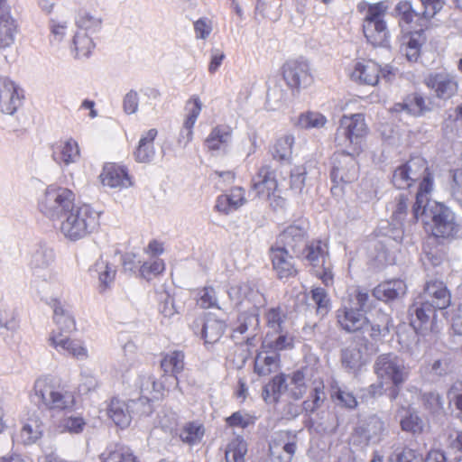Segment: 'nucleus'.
I'll return each mask as SVG.
<instances>
[{
    "mask_svg": "<svg viewBox=\"0 0 462 462\" xmlns=\"http://www.w3.org/2000/svg\"><path fill=\"white\" fill-rule=\"evenodd\" d=\"M370 300L366 291L353 290L337 310V322L346 332H360L365 340L379 342L389 335L392 319L381 311L365 317L362 312L370 307Z\"/></svg>",
    "mask_w": 462,
    "mask_h": 462,
    "instance_id": "nucleus-1",
    "label": "nucleus"
},
{
    "mask_svg": "<svg viewBox=\"0 0 462 462\" xmlns=\"http://www.w3.org/2000/svg\"><path fill=\"white\" fill-rule=\"evenodd\" d=\"M432 189V181L426 177L420 183L416 199L411 208L410 222L417 221L420 217L426 225H430L431 234L435 237L450 238L459 231L455 213L447 206L434 200H430L428 195Z\"/></svg>",
    "mask_w": 462,
    "mask_h": 462,
    "instance_id": "nucleus-2",
    "label": "nucleus"
},
{
    "mask_svg": "<svg viewBox=\"0 0 462 462\" xmlns=\"http://www.w3.org/2000/svg\"><path fill=\"white\" fill-rule=\"evenodd\" d=\"M73 19L77 31L69 42L70 53L77 60L87 59L95 49L92 36L102 30L103 18L97 11L78 7Z\"/></svg>",
    "mask_w": 462,
    "mask_h": 462,
    "instance_id": "nucleus-3",
    "label": "nucleus"
},
{
    "mask_svg": "<svg viewBox=\"0 0 462 462\" xmlns=\"http://www.w3.org/2000/svg\"><path fill=\"white\" fill-rule=\"evenodd\" d=\"M33 392L38 405L49 411L71 412L76 404L74 393L60 386L50 376L38 378Z\"/></svg>",
    "mask_w": 462,
    "mask_h": 462,
    "instance_id": "nucleus-4",
    "label": "nucleus"
},
{
    "mask_svg": "<svg viewBox=\"0 0 462 462\" xmlns=\"http://www.w3.org/2000/svg\"><path fill=\"white\" fill-rule=\"evenodd\" d=\"M99 226V215L89 205L75 206L60 220V232L76 242L88 237Z\"/></svg>",
    "mask_w": 462,
    "mask_h": 462,
    "instance_id": "nucleus-5",
    "label": "nucleus"
},
{
    "mask_svg": "<svg viewBox=\"0 0 462 462\" xmlns=\"http://www.w3.org/2000/svg\"><path fill=\"white\" fill-rule=\"evenodd\" d=\"M55 254L52 248L40 245L32 253L30 266L32 271V286L38 294L47 300L48 294L57 286L56 274L51 270Z\"/></svg>",
    "mask_w": 462,
    "mask_h": 462,
    "instance_id": "nucleus-6",
    "label": "nucleus"
},
{
    "mask_svg": "<svg viewBox=\"0 0 462 462\" xmlns=\"http://www.w3.org/2000/svg\"><path fill=\"white\" fill-rule=\"evenodd\" d=\"M366 134L367 126L362 114L343 116L337 129L335 142L343 150L359 153Z\"/></svg>",
    "mask_w": 462,
    "mask_h": 462,
    "instance_id": "nucleus-7",
    "label": "nucleus"
},
{
    "mask_svg": "<svg viewBox=\"0 0 462 462\" xmlns=\"http://www.w3.org/2000/svg\"><path fill=\"white\" fill-rule=\"evenodd\" d=\"M374 372L381 382H386L387 387L399 388L408 379L410 367L405 361L394 353L378 356L374 364Z\"/></svg>",
    "mask_w": 462,
    "mask_h": 462,
    "instance_id": "nucleus-8",
    "label": "nucleus"
},
{
    "mask_svg": "<svg viewBox=\"0 0 462 462\" xmlns=\"http://www.w3.org/2000/svg\"><path fill=\"white\" fill-rule=\"evenodd\" d=\"M75 194L69 189L49 186L39 201L40 211L51 220H60L76 205Z\"/></svg>",
    "mask_w": 462,
    "mask_h": 462,
    "instance_id": "nucleus-9",
    "label": "nucleus"
},
{
    "mask_svg": "<svg viewBox=\"0 0 462 462\" xmlns=\"http://www.w3.org/2000/svg\"><path fill=\"white\" fill-rule=\"evenodd\" d=\"M387 6L380 2L368 6L363 22V32L366 40L373 45L383 44L389 32L383 20Z\"/></svg>",
    "mask_w": 462,
    "mask_h": 462,
    "instance_id": "nucleus-10",
    "label": "nucleus"
},
{
    "mask_svg": "<svg viewBox=\"0 0 462 462\" xmlns=\"http://www.w3.org/2000/svg\"><path fill=\"white\" fill-rule=\"evenodd\" d=\"M426 177H430L433 182L425 159L415 156L394 170L392 181L397 189H407L418 180H421V183Z\"/></svg>",
    "mask_w": 462,
    "mask_h": 462,
    "instance_id": "nucleus-11",
    "label": "nucleus"
},
{
    "mask_svg": "<svg viewBox=\"0 0 462 462\" xmlns=\"http://www.w3.org/2000/svg\"><path fill=\"white\" fill-rule=\"evenodd\" d=\"M385 432L384 421L379 416L373 414L359 421L352 435V441L354 444L362 446L378 443Z\"/></svg>",
    "mask_w": 462,
    "mask_h": 462,
    "instance_id": "nucleus-12",
    "label": "nucleus"
},
{
    "mask_svg": "<svg viewBox=\"0 0 462 462\" xmlns=\"http://www.w3.org/2000/svg\"><path fill=\"white\" fill-rule=\"evenodd\" d=\"M309 224L299 221L286 227L277 238V245L291 251L296 257L301 256L308 243Z\"/></svg>",
    "mask_w": 462,
    "mask_h": 462,
    "instance_id": "nucleus-13",
    "label": "nucleus"
},
{
    "mask_svg": "<svg viewBox=\"0 0 462 462\" xmlns=\"http://www.w3.org/2000/svg\"><path fill=\"white\" fill-rule=\"evenodd\" d=\"M50 345L60 355L84 361L89 357L84 340L70 338L58 331H52L49 337Z\"/></svg>",
    "mask_w": 462,
    "mask_h": 462,
    "instance_id": "nucleus-14",
    "label": "nucleus"
},
{
    "mask_svg": "<svg viewBox=\"0 0 462 462\" xmlns=\"http://www.w3.org/2000/svg\"><path fill=\"white\" fill-rule=\"evenodd\" d=\"M136 383L141 396L138 400H132V404L143 406L140 412L148 415L152 412L150 402L162 398L164 386L150 374L139 375Z\"/></svg>",
    "mask_w": 462,
    "mask_h": 462,
    "instance_id": "nucleus-15",
    "label": "nucleus"
},
{
    "mask_svg": "<svg viewBox=\"0 0 462 462\" xmlns=\"http://www.w3.org/2000/svg\"><path fill=\"white\" fill-rule=\"evenodd\" d=\"M424 84L436 97L447 100L455 96L457 92L458 83L456 76L445 69L429 73L423 79Z\"/></svg>",
    "mask_w": 462,
    "mask_h": 462,
    "instance_id": "nucleus-16",
    "label": "nucleus"
},
{
    "mask_svg": "<svg viewBox=\"0 0 462 462\" xmlns=\"http://www.w3.org/2000/svg\"><path fill=\"white\" fill-rule=\"evenodd\" d=\"M259 312L256 307L250 309L249 310L241 312L233 328V338L238 339L240 336H244L243 339L248 346H254L256 342V336L260 329Z\"/></svg>",
    "mask_w": 462,
    "mask_h": 462,
    "instance_id": "nucleus-17",
    "label": "nucleus"
},
{
    "mask_svg": "<svg viewBox=\"0 0 462 462\" xmlns=\"http://www.w3.org/2000/svg\"><path fill=\"white\" fill-rule=\"evenodd\" d=\"M297 436L291 431H280L269 444L273 462H291L297 450Z\"/></svg>",
    "mask_w": 462,
    "mask_h": 462,
    "instance_id": "nucleus-18",
    "label": "nucleus"
},
{
    "mask_svg": "<svg viewBox=\"0 0 462 462\" xmlns=\"http://www.w3.org/2000/svg\"><path fill=\"white\" fill-rule=\"evenodd\" d=\"M356 154L343 150L342 153L336 155L331 171V179L335 183H351L357 179L358 166L355 159Z\"/></svg>",
    "mask_w": 462,
    "mask_h": 462,
    "instance_id": "nucleus-19",
    "label": "nucleus"
},
{
    "mask_svg": "<svg viewBox=\"0 0 462 462\" xmlns=\"http://www.w3.org/2000/svg\"><path fill=\"white\" fill-rule=\"evenodd\" d=\"M283 79L292 89L306 88L312 83L310 65L303 60H288L282 67Z\"/></svg>",
    "mask_w": 462,
    "mask_h": 462,
    "instance_id": "nucleus-20",
    "label": "nucleus"
},
{
    "mask_svg": "<svg viewBox=\"0 0 462 462\" xmlns=\"http://www.w3.org/2000/svg\"><path fill=\"white\" fill-rule=\"evenodd\" d=\"M23 90L10 78L0 77V110L6 115H14L22 106Z\"/></svg>",
    "mask_w": 462,
    "mask_h": 462,
    "instance_id": "nucleus-21",
    "label": "nucleus"
},
{
    "mask_svg": "<svg viewBox=\"0 0 462 462\" xmlns=\"http://www.w3.org/2000/svg\"><path fill=\"white\" fill-rule=\"evenodd\" d=\"M277 188L278 182L274 171L269 165H263L253 179L249 196L254 195V198L269 200L272 197H275Z\"/></svg>",
    "mask_w": 462,
    "mask_h": 462,
    "instance_id": "nucleus-22",
    "label": "nucleus"
},
{
    "mask_svg": "<svg viewBox=\"0 0 462 462\" xmlns=\"http://www.w3.org/2000/svg\"><path fill=\"white\" fill-rule=\"evenodd\" d=\"M422 300L437 310H444L450 304V293L443 282L430 281L425 285Z\"/></svg>",
    "mask_w": 462,
    "mask_h": 462,
    "instance_id": "nucleus-23",
    "label": "nucleus"
},
{
    "mask_svg": "<svg viewBox=\"0 0 462 462\" xmlns=\"http://www.w3.org/2000/svg\"><path fill=\"white\" fill-rule=\"evenodd\" d=\"M232 139V128L226 125H219L211 129L205 140V145L211 152L225 154L231 145Z\"/></svg>",
    "mask_w": 462,
    "mask_h": 462,
    "instance_id": "nucleus-24",
    "label": "nucleus"
},
{
    "mask_svg": "<svg viewBox=\"0 0 462 462\" xmlns=\"http://www.w3.org/2000/svg\"><path fill=\"white\" fill-rule=\"evenodd\" d=\"M273 270L280 279L290 278L297 273L293 258L285 248L276 245L270 250Z\"/></svg>",
    "mask_w": 462,
    "mask_h": 462,
    "instance_id": "nucleus-25",
    "label": "nucleus"
},
{
    "mask_svg": "<svg viewBox=\"0 0 462 462\" xmlns=\"http://www.w3.org/2000/svg\"><path fill=\"white\" fill-rule=\"evenodd\" d=\"M188 115L183 122L178 136V144L186 147L193 138V127L202 110V103L199 97H193L187 104Z\"/></svg>",
    "mask_w": 462,
    "mask_h": 462,
    "instance_id": "nucleus-26",
    "label": "nucleus"
},
{
    "mask_svg": "<svg viewBox=\"0 0 462 462\" xmlns=\"http://www.w3.org/2000/svg\"><path fill=\"white\" fill-rule=\"evenodd\" d=\"M245 190L242 187H234L227 193L217 197L215 208L217 212L228 215L246 203Z\"/></svg>",
    "mask_w": 462,
    "mask_h": 462,
    "instance_id": "nucleus-27",
    "label": "nucleus"
},
{
    "mask_svg": "<svg viewBox=\"0 0 462 462\" xmlns=\"http://www.w3.org/2000/svg\"><path fill=\"white\" fill-rule=\"evenodd\" d=\"M412 30L406 28L407 35L403 36L401 51L410 61H416L420 56V47L425 42L423 28L411 26Z\"/></svg>",
    "mask_w": 462,
    "mask_h": 462,
    "instance_id": "nucleus-28",
    "label": "nucleus"
},
{
    "mask_svg": "<svg viewBox=\"0 0 462 462\" xmlns=\"http://www.w3.org/2000/svg\"><path fill=\"white\" fill-rule=\"evenodd\" d=\"M80 157L78 142L72 138L60 141L52 147V158L59 164L75 163Z\"/></svg>",
    "mask_w": 462,
    "mask_h": 462,
    "instance_id": "nucleus-29",
    "label": "nucleus"
},
{
    "mask_svg": "<svg viewBox=\"0 0 462 462\" xmlns=\"http://www.w3.org/2000/svg\"><path fill=\"white\" fill-rule=\"evenodd\" d=\"M100 178L103 185L110 188L121 189L128 188L132 185L131 179L125 169L113 163L105 165Z\"/></svg>",
    "mask_w": 462,
    "mask_h": 462,
    "instance_id": "nucleus-30",
    "label": "nucleus"
},
{
    "mask_svg": "<svg viewBox=\"0 0 462 462\" xmlns=\"http://www.w3.org/2000/svg\"><path fill=\"white\" fill-rule=\"evenodd\" d=\"M381 67L373 60L356 63L351 73L354 81L368 86H375L380 78Z\"/></svg>",
    "mask_w": 462,
    "mask_h": 462,
    "instance_id": "nucleus-31",
    "label": "nucleus"
},
{
    "mask_svg": "<svg viewBox=\"0 0 462 462\" xmlns=\"http://www.w3.org/2000/svg\"><path fill=\"white\" fill-rule=\"evenodd\" d=\"M436 310L437 309L424 300L414 303L410 309L411 326L415 330L428 328V325H430L436 317Z\"/></svg>",
    "mask_w": 462,
    "mask_h": 462,
    "instance_id": "nucleus-32",
    "label": "nucleus"
},
{
    "mask_svg": "<svg viewBox=\"0 0 462 462\" xmlns=\"http://www.w3.org/2000/svg\"><path fill=\"white\" fill-rule=\"evenodd\" d=\"M406 284L402 280H391L380 283L374 289L373 296L379 300L389 302L401 299L406 293Z\"/></svg>",
    "mask_w": 462,
    "mask_h": 462,
    "instance_id": "nucleus-33",
    "label": "nucleus"
},
{
    "mask_svg": "<svg viewBox=\"0 0 462 462\" xmlns=\"http://www.w3.org/2000/svg\"><path fill=\"white\" fill-rule=\"evenodd\" d=\"M43 433V423L38 416H31L25 421L16 435L17 441L31 445L40 439Z\"/></svg>",
    "mask_w": 462,
    "mask_h": 462,
    "instance_id": "nucleus-34",
    "label": "nucleus"
},
{
    "mask_svg": "<svg viewBox=\"0 0 462 462\" xmlns=\"http://www.w3.org/2000/svg\"><path fill=\"white\" fill-rule=\"evenodd\" d=\"M137 406L132 404V400L126 403L117 398H113L108 405L107 414L116 425L125 428L132 420L130 409Z\"/></svg>",
    "mask_w": 462,
    "mask_h": 462,
    "instance_id": "nucleus-35",
    "label": "nucleus"
},
{
    "mask_svg": "<svg viewBox=\"0 0 462 462\" xmlns=\"http://www.w3.org/2000/svg\"><path fill=\"white\" fill-rule=\"evenodd\" d=\"M184 353L180 350H173L166 353L162 361L161 367L165 375L169 374L173 383L178 386V374L184 369Z\"/></svg>",
    "mask_w": 462,
    "mask_h": 462,
    "instance_id": "nucleus-36",
    "label": "nucleus"
},
{
    "mask_svg": "<svg viewBox=\"0 0 462 462\" xmlns=\"http://www.w3.org/2000/svg\"><path fill=\"white\" fill-rule=\"evenodd\" d=\"M42 300H46L49 303H52L53 307V319L58 328L60 330V332H67L69 333L76 329L75 319L72 315L65 310L54 299L51 295V292L48 294L47 300L45 298L41 297Z\"/></svg>",
    "mask_w": 462,
    "mask_h": 462,
    "instance_id": "nucleus-37",
    "label": "nucleus"
},
{
    "mask_svg": "<svg viewBox=\"0 0 462 462\" xmlns=\"http://www.w3.org/2000/svg\"><path fill=\"white\" fill-rule=\"evenodd\" d=\"M89 273L92 277L98 279L99 289L102 291L109 287L114 282L116 270L115 266L110 264L106 260L99 258L89 268Z\"/></svg>",
    "mask_w": 462,
    "mask_h": 462,
    "instance_id": "nucleus-38",
    "label": "nucleus"
},
{
    "mask_svg": "<svg viewBox=\"0 0 462 462\" xmlns=\"http://www.w3.org/2000/svg\"><path fill=\"white\" fill-rule=\"evenodd\" d=\"M157 134V130L152 128L142 135L138 147L134 152V156L137 162L147 163L153 160L155 156L153 142Z\"/></svg>",
    "mask_w": 462,
    "mask_h": 462,
    "instance_id": "nucleus-39",
    "label": "nucleus"
},
{
    "mask_svg": "<svg viewBox=\"0 0 462 462\" xmlns=\"http://www.w3.org/2000/svg\"><path fill=\"white\" fill-rule=\"evenodd\" d=\"M328 256V252L327 244L320 240H317L307 243L303 247L302 255L297 257L307 260L312 266H318L319 263L324 265Z\"/></svg>",
    "mask_w": 462,
    "mask_h": 462,
    "instance_id": "nucleus-40",
    "label": "nucleus"
},
{
    "mask_svg": "<svg viewBox=\"0 0 462 462\" xmlns=\"http://www.w3.org/2000/svg\"><path fill=\"white\" fill-rule=\"evenodd\" d=\"M225 328L226 325L222 320L211 314L206 316L201 328V336L205 344L217 342L221 338Z\"/></svg>",
    "mask_w": 462,
    "mask_h": 462,
    "instance_id": "nucleus-41",
    "label": "nucleus"
},
{
    "mask_svg": "<svg viewBox=\"0 0 462 462\" xmlns=\"http://www.w3.org/2000/svg\"><path fill=\"white\" fill-rule=\"evenodd\" d=\"M426 110L425 100L419 94H412L407 97L402 102L396 103L392 111L393 113L406 114L418 116Z\"/></svg>",
    "mask_w": 462,
    "mask_h": 462,
    "instance_id": "nucleus-42",
    "label": "nucleus"
},
{
    "mask_svg": "<svg viewBox=\"0 0 462 462\" xmlns=\"http://www.w3.org/2000/svg\"><path fill=\"white\" fill-rule=\"evenodd\" d=\"M343 365L351 372L359 370L365 363L361 348L352 344L342 350Z\"/></svg>",
    "mask_w": 462,
    "mask_h": 462,
    "instance_id": "nucleus-43",
    "label": "nucleus"
},
{
    "mask_svg": "<svg viewBox=\"0 0 462 462\" xmlns=\"http://www.w3.org/2000/svg\"><path fill=\"white\" fill-rule=\"evenodd\" d=\"M99 458L101 462H138L132 450L124 446L106 448Z\"/></svg>",
    "mask_w": 462,
    "mask_h": 462,
    "instance_id": "nucleus-44",
    "label": "nucleus"
},
{
    "mask_svg": "<svg viewBox=\"0 0 462 462\" xmlns=\"http://www.w3.org/2000/svg\"><path fill=\"white\" fill-rule=\"evenodd\" d=\"M293 143L294 137L292 135H284L279 138L271 150L273 158L280 162H290Z\"/></svg>",
    "mask_w": 462,
    "mask_h": 462,
    "instance_id": "nucleus-45",
    "label": "nucleus"
},
{
    "mask_svg": "<svg viewBox=\"0 0 462 462\" xmlns=\"http://www.w3.org/2000/svg\"><path fill=\"white\" fill-rule=\"evenodd\" d=\"M288 393L294 400L301 399L307 393L306 374L303 370H297L288 376Z\"/></svg>",
    "mask_w": 462,
    "mask_h": 462,
    "instance_id": "nucleus-46",
    "label": "nucleus"
},
{
    "mask_svg": "<svg viewBox=\"0 0 462 462\" xmlns=\"http://www.w3.org/2000/svg\"><path fill=\"white\" fill-rule=\"evenodd\" d=\"M247 444L243 437L234 438L226 446L225 457L226 462H245Z\"/></svg>",
    "mask_w": 462,
    "mask_h": 462,
    "instance_id": "nucleus-47",
    "label": "nucleus"
},
{
    "mask_svg": "<svg viewBox=\"0 0 462 462\" xmlns=\"http://www.w3.org/2000/svg\"><path fill=\"white\" fill-rule=\"evenodd\" d=\"M324 383L322 381L315 380L313 382V388L310 393V398L308 400H305L302 402V409L309 413H312L315 411H317L319 408L321 407L323 404L326 394L324 392Z\"/></svg>",
    "mask_w": 462,
    "mask_h": 462,
    "instance_id": "nucleus-48",
    "label": "nucleus"
},
{
    "mask_svg": "<svg viewBox=\"0 0 462 462\" xmlns=\"http://www.w3.org/2000/svg\"><path fill=\"white\" fill-rule=\"evenodd\" d=\"M278 361L277 353L272 355L259 353L254 360V371L261 376L268 375L277 367Z\"/></svg>",
    "mask_w": 462,
    "mask_h": 462,
    "instance_id": "nucleus-49",
    "label": "nucleus"
},
{
    "mask_svg": "<svg viewBox=\"0 0 462 462\" xmlns=\"http://www.w3.org/2000/svg\"><path fill=\"white\" fill-rule=\"evenodd\" d=\"M86 425V420L79 413H70L60 420L59 428L61 432L79 434L84 430Z\"/></svg>",
    "mask_w": 462,
    "mask_h": 462,
    "instance_id": "nucleus-50",
    "label": "nucleus"
},
{
    "mask_svg": "<svg viewBox=\"0 0 462 462\" xmlns=\"http://www.w3.org/2000/svg\"><path fill=\"white\" fill-rule=\"evenodd\" d=\"M267 327L274 333L284 332V325L287 321V314L281 308H271L265 313Z\"/></svg>",
    "mask_w": 462,
    "mask_h": 462,
    "instance_id": "nucleus-51",
    "label": "nucleus"
},
{
    "mask_svg": "<svg viewBox=\"0 0 462 462\" xmlns=\"http://www.w3.org/2000/svg\"><path fill=\"white\" fill-rule=\"evenodd\" d=\"M423 6L422 12H418V27L425 28L429 21L443 7L441 0H420Z\"/></svg>",
    "mask_w": 462,
    "mask_h": 462,
    "instance_id": "nucleus-52",
    "label": "nucleus"
},
{
    "mask_svg": "<svg viewBox=\"0 0 462 462\" xmlns=\"http://www.w3.org/2000/svg\"><path fill=\"white\" fill-rule=\"evenodd\" d=\"M204 433L203 425L199 421H192L184 425L180 432V438L183 442L193 445L202 439Z\"/></svg>",
    "mask_w": 462,
    "mask_h": 462,
    "instance_id": "nucleus-53",
    "label": "nucleus"
},
{
    "mask_svg": "<svg viewBox=\"0 0 462 462\" xmlns=\"http://www.w3.org/2000/svg\"><path fill=\"white\" fill-rule=\"evenodd\" d=\"M401 428L403 431L413 435L420 434L424 430L425 423L416 411L409 410L401 420Z\"/></svg>",
    "mask_w": 462,
    "mask_h": 462,
    "instance_id": "nucleus-54",
    "label": "nucleus"
},
{
    "mask_svg": "<svg viewBox=\"0 0 462 462\" xmlns=\"http://www.w3.org/2000/svg\"><path fill=\"white\" fill-rule=\"evenodd\" d=\"M327 123V118L319 112L308 111L299 116L295 125L303 129L321 128Z\"/></svg>",
    "mask_w": 462,
    "mask_h": 462,
    "instance_id": "nucleus-55",
    "label": "nucleus"
},
{
    "mask_svg": "<svg viewBox=\"0 0 462 462\" xmlns=\"http://www.w3.org/2000/svg\"><path fill=\"white\" fill-rule=\"evenodd\" d=\"M311 300L316 305L317 313L325 316L331 308V300L324 288L316 287L310 291Z\"/></svg>",
    "mask_w": 462,
    "mask_h": 462,
    "instance_id": "nucleus-56",
    "label": "nucleus"
},
{
    "mask_svg": "<svg viewBox=\"0 0 462 462\" xmlns=\"http://www.w3.org/2000/svg\"><path fill=\"white\" fill-rule=\"evenodd\" d=\"M396 12L400 15V23H405L411 28L412 23L418 27V12H416L409 1H401L395 7Z\"/></svg>",
    "mask_w": 462,
    "mask_h": 462,
    "instance_id": "nucleus-57",
    "label": "nucleus"
},
{
    "mask_svg": "<svg viewBox=\"0 0 462 462\" xmlns=\"http://www.w3.org/2000/svg\"><path fill=\"white\" fill-rule=\"evenodd\" d=\"M49 27L51 30V43L59 44L67 36L69 32V21L58 18L51 19Z\"/></svg>",
    "mask_w": 462,
    "mask_h": 462,
    "instance_id": "nucleus-58",
    "label": "nucleus"
},
{
    "mask_svg": "<svg viewBox=\"0 0 462 462\" xmlns=\"http://www.w3.org/2000/svg\"><path fill=\"white\" fill-rule=\"evenodd\" d=\"M408 198L404 194H400L395 198V200L391 204L390 210L392 211L393 221L395 225H403L405 217L407 216Z\"/></svg>",
    "mask_w": 462,
    "mask_h": 462,
    "instance_id": "nucleus-59",
    "label": "nucleus"
},
{
    "mask_svg": "<svg viewBox=\"0 0 462 462\" xmlns=\"http://www.w3.org/2000/svg\"><path fill=\"white\" fill-rule=\"evenodd\" d=\"M423 407L431 414H439L444 409V400L437 392L424 393L421 396Z\"/></svg>",
    "mask_w": 462,
    "mask_h": 462,
    "instance_id": "nucleus-60",
    "label": "nucleus"
},
{
    "mask_svg": "<svg viewBox=\"0 0 462 462\" xmlns=\"http://www.w3.org/2000/svg\"><path fill=\"white\" fill-rule=\"evenodd\" d=\"M390 462H423L422 455L410 448H397L390 457Z\"/></svg>",
    "mask_w": 462,
    "mask_h": 462,
    "instance_id": "nucleus-61",
    "label": "nucleus"
},
{
    "mask_svg": "<svg viewBox=\"0 0 462 462\" xmlns=\"http://www.w3.org/2000/svg\"><path fill=\"white\" fill-rule=\"evenodd\" d=\"M17 33L16 22L0 23V49H6L14 42Z\"/></svg>",
    "mask_w": 462,
    "mask_h": 462,
    "instance_id": "nucleus-62",
    "label": "nucleus"
},
{
    "mask_svg": "<svg viewBox=\"0 0 462 462\" xmlns=\"http://www.w3.org/2000/svg\"><path fill=\"white\" fill-rule=\"evenodd\" d=\"M288 378L284 374H279L265 385L263 393L273 395L274 400H277L282 393L288 392Z\"/></svg>",
    "mask_w": 462,
    "mask_h": 462,
    "instance_id": "nucleus-63",
    "label": "nucleus"
},
{
    "mask_svg": "<svg viewBox=\"0 0 462 462\" xmlns=\"http://www.w3.org/2000/svg\"><path fill=\"white\" fill-rule=\"evenodd\" d=\"M448 404L458 411V416H462V382H456L451 385L447 393Z\"/></svg>",
    "mask_w": 462,
    "mask_h": 462,
    "instance_id": "nucleus-64",
    "label": "nucleus"
}]
</instances>
